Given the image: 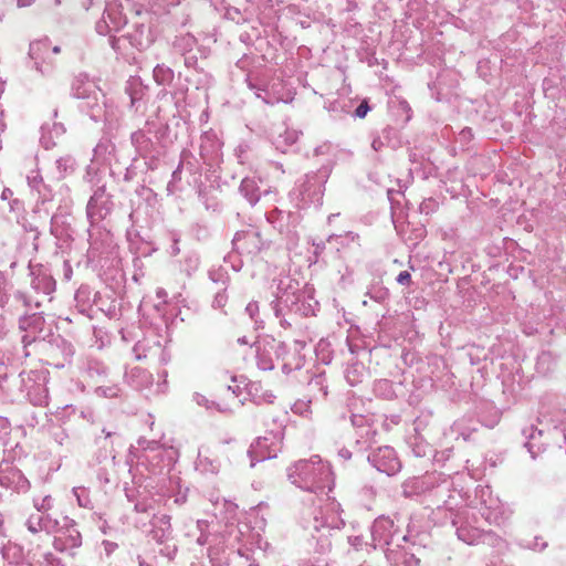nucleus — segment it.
<instances>
[{"instance_id": "obj_1", "label": "nucleus", "mask_w": 566, "mask_h": 566, "mask_svg": "<svg viewBox=\"0 0 566 566\" xmlns=\"http://www.w3.org/2000/svg\"><path fill=\"white\" fill-rule=\"evenodd\" d=\"M374 461L377 469L388 475L395 474L400 469V462L397 459L395 451L389 447L379 448L377 453L374 455Z\"/></svg>"}, {"instance_id": "obj_3", "label": "nucleus", "mask_w": 566, "mask_h": 566, "mask_svg": "<svg viewBox=\"0 0 566 566\" xmlns=\"http://www.w3.org/2000/svg\"><path fill=\"white\" fill-rule=\"evenodd\" d=\"M397 281L401 284H407L410 281V274L408 271H402L398 274Z\"/></svg>"}, {"instance_id": "obj_2", "label": "nucleus", "mask_w": 566, "mask_h": 566, "mask_svg": "<svg viewBox=\"0 0 566 566\" xmlns=\"http://www.w3.org/2000/svg\"><path fill=\"white\" fill-rule=\"evenodd\" d=\"M369 112L368 102L365 99L360 103V105L356 108L355 114L359 118H364Z\"/></svg>"}, {"instance_id": "obj_4", "label": "nucleus", "mask_w": 566, "mask_h": 566, "mask_svg": "<svg viewBox=\"0 0 566 566\" xmlns=\"http://www.w3.org/2000/svg\"><path fill=\"white\" fill-rule=\"evenodd\" d=\"M53 52H54V53H60V52H61V49H60L59 46H54V48H53Z\"/></svg>"}]
</instances>
